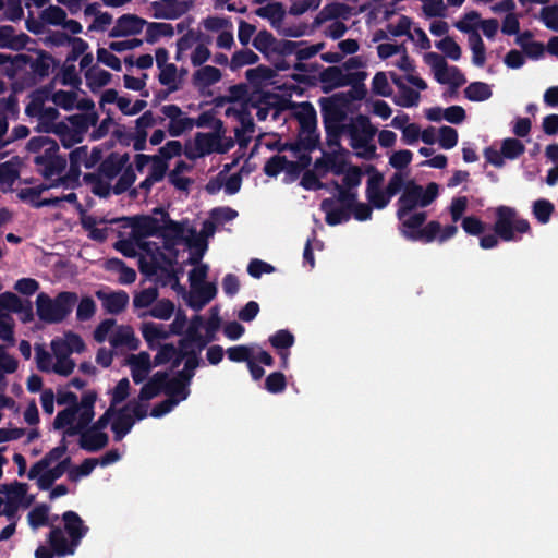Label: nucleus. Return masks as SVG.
Wrapping results in <instances>:
<instances>
[{
	"instance_id": "a878e982",
	"label": "nucleus",
	"mask_w": 558,
	"mask_h": 558,
	"mask_svg": "<svg viewBox=\"0 0 558 558\" xmlns=\"http://www.w3.org/2000/svg\"><path fill=\"white\" fill-rule=\"evenodd\" d=\"M109 442L105 432L94 430L93 427L85 428L78 439L80 448L88 452H97L104 449Z\"/></svg>"
},
{
	"instance_id": "5fc2aeb1",
	"label": "nucleus",
	"mask_w": 558,
	"mask_h": 558,
	"mask_svg": "<svg viewBox=\"0 0 558 558\" xmlns=\"http://www.w3.org/2000/svg\"><path fill=\"white\" fill-rule=\"evenodd\" d=\"M88 88L96 93L111 81V72H84Z\"/></svg>"
},
{
	"instance_id": "c756f323",
	"label": "nucleus",
	"mask_w": 558,
	"mask_h": 558,
	"mask_svg": "<svg viewBox=\"0 0 558 558\" xmlns=\"http://www.w3.org/2000/svg\"><path fill=\"white\" fill-rule=\"evenodd\" d=\"M132 379L135 384L144 381L151 369L150 355L147 352H141L132 355L130 359Z\"/></svg>"
},
{
	"instance_id": "9b49d317",
	"label": "nucleus",
	"mask_w": 558,
	"mask_h": 558,
	"mask_svg": "<svg viewBox=\"0 0 558 558\" xmlns=\"http://www.w3.org/2000/svg\"><path fill=\"white\" fill-rule=\"evenodd\" d=\"M290 76L299 83L308 85H315L318 81L325 94L338 87L348 86L351 82L348 72H292Z\"/></svg>"
},
{
	"instance_id": "4d7b16f0",
	"label": "nucleus",
	"mask_w": 558,
	"mask_h": 558,
	"mask_svg": "<svg viewBox=\"0 0 558 558\" xmlns=\"http://www.w3.org/2000/svg\"><path fill=\"white\" fill-rule=\"evenodd\" d=\"M158 289L150 287L135 293L133 298V306L135 308H146L150 306L158 298Z\"/></svg>"
},
{
	"instance_id": "0eeeda50",
	"label": "nucleus",
	"mask_w": 558,
	"mask_h": 558,
	"mask_svg": "<svg viewBox=\"0 0 558 558\" xmlns=\"http://www.w3.org/2000/svg\"><path fill=\"white\" fill-rule=\"evenodd\" d=\"M369 48L376 51L378 59L386 66H396L399 70H412L413 68L405 46L390 40L384 29H377L372 34Z\"/></svg>"
},
{
	"instance_id": "0e129e2a",
	"label": "nucleus",
	"mask_w": 558,
	"mask_h": 558,
	"mask_svg": "<svg viewBox=\"0 0 558 558\" xmlns=\"http://www.w3.org/2000/svg\"><path fill=\"white\" fill-rule=\"evenodd\" d=\"M258 56L250 49L236 51L230 61L232 69H239L246 65H253L257 62Z\"/></svg>"
},
{
	"instance_id": "ea45409f",
	"label": "nucleus",
	"mask_w": 558,
	"mask_h": 558,
	"mask_svg": "<svg viewBox=\"0 0 558 558\" xmlns=\"http://www.w3.org/2000/svg\"><path fill=\"white\" fill-rule=\"evenodd\" d=\"M554 211V204L545 198L536 199L532 205V214L535 217V219L542 225H546L547 222H549Z\"/></svg>"
},
{
	"instance_id": "864d4df0",
	"label": "nucleus",
	"mask_w": 558,
	"mask_h": 558,
	"mask_svg": "<svg viewBox=\"0 0 558 558\" xmlns=\"http://www.w3.org/2000/svg\"><path fill=\"white\" fill-rule=\"evenodd\" d=\"M26 38V35H21L16 37L14 35V29L11 26L0 27V47L2 48H17L24 45Z\"/></svg>"
},
{
	"instance_id": "5701e85b",
	"label": "nucleus",
	"mask_w": 558,
	"mask_h": 558,
	"mask_svg": "<svg viewBox=\"0 0 558 558\" xmlns=\"http://www.w3.org/2000/svg\"><path fill=\"white\" fill-rule=\"evenodd\" d=\"M284 41L277 40L270 33L263 31L255 36L253 46L266 57L271 58L275 54L283 56Z\"/></svg>"
},
{
	"instance_id": "bb28decb",
	"label": "nucleus",
	"mask_w": 558,
	"mask_h": 558,
	"mask_svg": "<svg viewBox=\"0 0 558 558\" xmlns=\"http://www.w3.org/2000/svg\"><path fill=\"white\" fill-rule=\"evenodd\" d=\"M96 295L102 300L105 310L112 315L120 314L129 304V294L123 290L111 293L98 291Z\"/></svg>"
},
{
	"instance_id": "6e6552de",
	"label": "nucleus",
	"mask_w": 558,
	"mask_h": 558,
	"mask_svg": "<svg viewBox=\"0 0 558 558\" xmlns=\"http://www.w3.org/2000/svg\"><path fill=\"white\" fill-rule=\"evenodd\" d=\"M333 184L338 192L337 197H327L320 203V210L325 213V221L329 226H337L349 221L351 208L359 202L356 191L344 189L337 181Z\"/></svg>"
},
{
	"instance_id": "c03bdc74",
	"label": "nucleus",
	"mask_w": 558,
	"mask_h": 558,
	"mask_svg": "<svg viewBox=\"0 0 558 558\" xmlns=\"http://www.w3.org/2000/svg\"><path fill=\"white\" fill-rule=\"evenodd\" d=\"M270 345L277 351L289 350L294 345L295 338L293 333L288 329L277 330L268 339Z\"/></svg>"
},
{
	"instance_id": "b1692460",
	"label": "nucleus",
	"mask_w": 558,
	"mask_h": 558,
	"mask_svg": "<svg viewBox=\"0 0 558 558\" xmlns=\"http://www.w3.org/2000/svg\"><path fill=\"white\" fill-rule=\"evenodd\" d=\"M129 154L119 155L118 153L109 154L99 165V174L108 180L114 179L128 165Z\"/></svg>"
},
{
	"instance_id": "473e14b6",
	"label": "nucleus",
	"mask_w": 558,
	"mask_h": 558,
	"mask_svg": "<svg viewBox=\"0 0 558 558\" xmlns=\"http://www.w3.org/2000/svg\"><path fill=\"white\" fill-rule=\"evenodd\" d=\"M296 118L300 124V133H313L316 131V111L310 102H303L301 105V111L298 112Z\"/></svg>"
},
{
	"instance_id": "4468645a",
	"label": "nucleus",
	"mask_w": 558,
	"mask_h": 558,
	"mask_svg": "<svg viewBox=\"0 0 558 558\" xmlns=\"http://www.w3.org/2000/svg\"><path fill=\"white\" fill-rule=\"evenodd\" d=\"M324 49V44L307 45L303 41L287 40L283 43V57L294 56L298 63L294 70H305L303 62L315 58Z\"/></svg>"
},
{
	"instance_id": "aec40b11",
	"label": "nucleus",
	"mask_w": 558,
	"mask_h": 558,
	"mask_svg": "<svg viewBox=\"0 0 558 558\" xmlns=\"http://www.w3.org/2000/svg\"><path fill=\"white\" fill-rule=\"evenodd\" d=\"M11 80V90L19 94L48 77L51 72H2Z\"/></svg>"
},
{
	"instance_id": "bf43d9fd",
	"label": "nucleus",
	"mask_w": 558,
	"mask_h": 558,
	"mask_svg": "<svg viewBox=\"0 0 558 558\" xmlns=\"http://www.w3.org/2000/svg\"><path fill=\"white\" fill-rule=\"evenodd\" d=\"M287 388V378L281 372L270 373L265 380V389L274 395L281 393Z\"/></svg>"
},
{
	"instance_id": "8fccbe9b",
	"label": "nucleus",
	"mask_w": 558,
	"mask_h": 558,
	"mask_svg": "<svg viewBox=\"0 0 558 558\" xmlns=\"http://www.w3.org/2000/svg\"><path fill=\"white\" fill-rule=\"evenodd\" d=\"M413 25H414V22L410 17H408L405 15H401L396 21L390 22L387 25L386 32H387V34H390L393 37H401V36L408 37Z\"/></svg>"
},
{
	"instance_id": "de8ad7c7",
	"label": "nucleus",
	"mask_w": 558,
	"mask_h": 558,
	"mask_svg": "<svg viewBox=\"0 0 558 558\" xmlns=\"http://www.w3.org/2000/svg\"><path fill=\"white\" fill-rule=\"evenodd\" d=\"M49 507L46 504H40L34 507L27 515L28 523L33 529L49 525Z\"/></svg>"
},
{
	"instance_id": "37998d69",
	"label": "nucleus",
	"mask_w": 558,
	"mask_h": 558,
	"mask_svg": "<svg viewBox=\"0 0 558 558\" xmlns=\"http://www.w3.org/2000/svg\"><path fill=\"white\" fill-rule=\"evenodd\" d=\"M81 166L69 161V169L64 171L59 178V182L61 186L65 189H77L81 185L80 177H81Z\"/></svg>"
},
{
	"instance_id": "338daca9",
	"label": "nucleus",
	"mask_w": 558,
	"mask_h": 558,
	"mask_svg": "<svg viewBox=\"0 0 558 558\" xmlns=\"http://www.w3.org/2000/svg\"><path fill=\"white\" fill-rule=\"evenodd\" d=\"M372 90L375 95L390 97L392 88L388 82L386 72H376L372 81Z\"/></svg>"
},
{
	"instance_id": "f704fd0d",
	"label": "nucleus",
	"mask_w": 558,
	"mask_h": 558,
	"mask_svg": "<svg viewBox=\"0 0 558 558\" xmlns=\"http://www.w3.org/2000/svg\"><path fill=\"white\" fill-rule=\"evenodd\" d=\"M146 41L156 43L161 37H172L174 28L171 24L163 22H147L145 26Z\"/></svg>"
},
{
	"instance_id": "3c124183",
	"label": "nucleus",
	"mask_w": 558,
	"mask_h": 558,
	"mask_svg": "<svg viewBox=\"0 0 558 558\" xmlns=\"http://www.w3.org/2000/svg\"><path fill=\"white\" fill-rule=\"evenodd\" d=\"M135 180H136V174L134 172V169H133L132 165H128L122 170V173H121L120 178L118 179V181L116 182V184L112 186L113 194L121 195V194L125 193L133 185Z\"/></svg>"
},
{
	"instance_id": "393cba45",
	"label": "nucleus",
	"mask_w": 558,
	"mask_h": 558,
	"mask_svg": "<svg viewBox=\"0 0 558 558\" xmlns=\"http://www.w3.org/2000/svg\"><path fill=\"white\" fill-rule=\"evenodd\" d=\"M187 295L186 304L194 311H201L217 295V286L215 283H205Z\"/></svg>"
},
{
	"instance_id": "e433bc0d",
	"label": "nucleus",
	"mask_w": 558,
	"mask_h": 558,
	"mask_svg": "<svg viewBox=\"0 0 558 558\" xmlns=\"http://www.w3.org/2000/svg\"><path fill=\"white\" fill-rule=\"evenodd\" d=\"M217 144L218 134H207L203 132H198L195 134V150H198V155L202 157L216 153Z\"/></svg>"
},
{
	"instance_id": "412c9836",
	"label": "nucleus",
	"mask_w": 558,
	"mask_h": 558,
	"mask_svg": "<svg viewBox=\"0 0 558 558\" xmlns=\"http://www.w3.org/2000/svg\"><path fill=\"white\" fill-rule=\"evenodd\" d=\"M134 424L135 418L129 413V407L114 410L113 420L111 422L113 439L121 441L131 432Z\"/></svg>"
},
{
	"instance_id": "20e7f679",
	"label": "nucleus",
	"mask_w": 558,
	"mask_h": 558,
	"mask_svg": "<svg viewBox=\"0 0 558 558\" xmlns=\"http://www.w3.org/2000/svg\"><path fill=\"white\" fill-rule=\"evenodd\" d=\"M64 529L70 537V542L65 538L63 531L59 526H52L48 535V543L56 551V555L64 557L73 555L75 548L80 545L82 538L87 534L86 526L81 517L72 510H68L62 514Z\"/></svg>"
},
{
	"instance_id": "f8f14e48",
	"label": "nucleus",
	"mask_w": 558,
	"mask_h": 558,
	"mask_svg": "<svg viewBox=\"0 0 558 558\" xmlns=\"http://www.w3.org/2000/svg\"><path fill=\"white\" fill-rule=\"evenodd\" d=\"M377 129L371 123V120L365 114H357L351 118L343 129V134L350 137V146L359 150L369 142H373Z\"/></svg>"
},
{
	"instance_id": "052dcab7",
	"label": "nucleus",
	"mask_w": 558,
	"mask_h": 558,
	"mask_svg": "<svg viewBox=\"0 0 558 558\" xmlns=\"http://www.w3.org/2000/svg\"><path fill=\"white\" fill-rule=\"evenodd\" d=\"M40 17L43 22H45L46 24L59 26L63 24L66 17V13L63 9H61L58 5H49L48 8L43 10V12L40 13Z\"/></svg>"
},
{
	"instance_id": "2eb2a0df",
	"label": "nucleus",
	"mask_w": 558,
	"mask_h": 558,
	"mask_svg": "<svg viewBox=\"0 0 558 558\" xmlns=\"http://www.w3.org/2000/svg\"><path fill=\"white\" fill-rule=\"evenodd\" d=\"M146 25V20L136 14L126 13L116 20L109 36L113 38L137 36L144 31Z\"/></svg>"
},
{
	"instance_id": "c9c22d12",
	"label": "nucleus",
	"mask_w": 558,
	"mask_h": 558,
	"mask_svg": "<svg viewBox=\"0 0 558 558\" xmlns=\"http://www.w3.org/2000/svg\"><path fill=\"white\" fill-rule=\"evenodd\" d=\"M468 47L471 51L472 64L476 68H483L486 63V47L481 35H473L468 38Z\"/></svg>"
},
{
	"instance_id": "72a5a7b5",
	"label": "nucleus",
	"mask_w": 558,
	"mask_h": 558,
	"mask_svg": "<svg viewBox=\"0 0 558 558\" xmlns=\"http://www.w3.org/2000/svg\"><path fill=\"white\" fill-rule=\"evenodd\" d=\"M110 344L113 348L122 345L128 347L130 350H136L140 344V340L134 336L131 327H120L109 339Z\"/></svg>"
},
{
	"instance_id": "49530a36",
	"label": "nucleus",
	"mask_w": 558,
	"mask_h": 558,
	"mask_svg": "<svg viewBox=\"0 0 558 558\" xmlns=\"http://www.w3.org/2000/svg\"><path fill=\"white\" fill-rule=\"evenodd\" d=\"M525 151L524 144L513 137H507L501 143V154L506 159L514 160L518 159Z\"/></svg>"
},
{
	"instance_id": "7ed1b4c3",
	"label": "nucleus",
	"mask_w": 558,
	"mask_h": 558,
	"mask_svg": "<svg viewBox=\"0 0 558 558\" xmlns=\"http://www.w3.org/2000/svg\"><path fill=\"white\" fill-rule=\"evenodd\" d=\"M26 148L29 153L36 154L34 163L45 180L59 178L65 171L68 159L60 155L56 140L44 135L34 136L28 141Z\"/></svg>"
},
{
	"instance_id": "774afa93",
	"label": "nucleus",
	"mask_w": 558,
	"mask_h": 558,
	"mask_svg": "<svg viewBox=\"0 0 558 558\" xmlns=\"http://www.w3.org/2000/svg\"><path fill=\"white\" fill-rule=\"evenodd\" d=\"M539 19L547 28H549L554 32H558V7L557 5L544 7L541 10Z\"/></svg>"
},
{
	"instance_id": "f257e3e1",
	"label": "nucleus",
	"mask_w": 558,
	"mask_h": 558,
	"mask_svg": "<svg viewBox=\"0 0 558 558\" xmlns=\"http://www.w3.org/2000/svg\"><path fill=\"white\" fill-rule=\"evenodd\" d=\"M439 195V185L429 182L426 187L414 180L407 181L405 189L398 199L397 218L401 222L402 236L412 242L432 243L440 231V222L432 220L425 226L426 211L410 215L417 207L429 206Z\"/></svg>"
},
{
	"instance_id": "6ab92c4d",
	"label": "nucleus",
	"mask_w": 558,
	"mask_h": 558,
	"mask_svg": "<svg viewBox=\"0 0 558 558\" xmlns=\"http://www.w3.org/2000/svg\"><path fill=\"white\" fill-rule=\"evenodd\" d=\"M203 324V317L201 315H195L186 329L185 337L179 340V347L190 348L192 344H196V351L201 352L207 343L213 340V336L204 337L199 332V328Z\"/></svg>"
},
{
	"instance_id": "4c0bfd02",
	"label": "nucleus",
	"mask_w": 558,
	"mask_h": 558,
	"mask_svg": "<svg viewBox=\"0 0 558 558\" xmlns=\"http://www.w3.org/2000/svg\"><path fill=\"white\" fill-rule=\"evenodd\" d=\"M435 47L442 53L444 58L452 61H459L462 57L460 45L450 36H445L435 43Z\"/></svg>"
},
{
	"instance_id": "1a4fd4ad",
	"label": "nucleus",
	"mask_w": 558,
	"mask_h": 558,
	"mask_svg": "<svg viewBox=\"0 0 558 558\" xmlns=\"http://www.w3.org/2000/svg\"><path fill=\"white\" fill-rule=\"evenodd\" d=\"M56 60L43 50H27L22 53L9 56L0 53V70H50L57 66Z\"/></svg>"
},
{
	"instance_id": "f3484780",
	"label": "nucleus",
	"mask_w": 558,
	"mask_h": 558,
	"mask_svg": "<svg viewBox=\"0 0 558 558\" xmlns=\"http://www.w3.org/2000/svg\"><path fill=\"white\" fill-rule=\"evenodd\" d=\"M209 57L210 51L203 44L196 45L191 50L189 39L182 38L178 41L177 60L181 61L183 64H186L187 60H190V65L195 68L201 66L209 59Z\"/></svg>"
},
{
	"instance_id": "f03ea898",
	"label": "nucleus",
	"mask_w": 558,
	"mask_h": 558,
	"mask_svg": "<svg viewBox=\"0 0 558 558\" xmlns=\"http://www.w3.org/2000/svg\"><path fill=\"white\" fill-rule=\"evenodd\" d=\"M494 233L484 234L480 239V246L483 250H490L498 245L499 239L504 242H517L521 234L531 232V225L527 219L521 218L515 208L500 205L495 208Z\"/></svg>"
},
{
	"instance_id": "2f4dec72",
	"label": "nucleus",
	"mask_w": 558,
	"mask_h": 558,
	"mask_svg": "<svg viewBox=\"0 0 558 558\" xmlns=\"http://www.w3.org/2000/svg\"><path fill=\"white\" fill-rule=\"evenodd\" d=\"M482 20L478 12L470 11L454 22V27L461 33L466 34L468 38H471L473 35H480L478 29Z\"/></svg>"
},
{
	"instance_id": "79ce46f5",
	"label": "nucleus",
	"mask_w": 558,
	"mask_h": 558,
	"mask_svg": "<svg viewBox=\"0 0 558 558\" xmlns=\"http://www.w3.org/2000/svg\"><path fill=\"white\" fill-rule=\"evenodd\" d=\"M465 98L471 101H485L493 95L489 85L483 82H473L464 89Z\"/></svg>"
},
{
	"instance_id": "13d9d810",
	"label": "nucleus",
	"mask_w": 558,
	"mask_h": 558,
	"mask_svg": "<svg viewBox=\"0 0 558 558\" xmlns=\"http://www.w3.org/2000/svg\"><path fill=\"white\" fill-rule=\"evenodd\" d=\"M109 263L113 265L112 269L119 271V282L121 284H131L136 280V271L128 267L123 260L112 258Z\"/></svg>"
},
{
	"instance_id": "6e6d98bb",
	"label": "nucleus",
	"mask_w": 558,
	"mask_h": 558,
	"mask_svg": "<svg viewBox=\"0 0 558 558\" xmlns=\"http://www.w3.org/2000/svg\"><path fill=\"white\" fill-rule=\"evenodd\" d=\"M174 312V303L169 299H162L155 303L148 315L158 319H169Z\"/></svg>"
},
{
	"instance_id": "69168bd1",
	"label": "nucleus",
	"mask_w": 558,
	"mask_h": 558,
	"mask_svg": "<svg viewBox=\"0 0 558 558\" xmlns=\"http://www.w3.org/2000/svg\"><path fill=\"white\" fill-rule=\"evenodd\" d=\"M51 99L56 106L64 110H72L75 108L76 92L60 89L52 94Z\"/></svg>"
},
{
	"instance_id": "a211bd4d",
	"label": "nucleus",
	"mask_w": 558,
	"mask_h": 558,
	"mask_svg": "<svg viewBox=\"0 0 558 558\" xmlns=\"http://www.w3.org/2000/svg\"><path fill=\"white\" fill-rule=\"evenodd\" d=\"M341 13V7L339 4L326 5L315 17L314 23L320 25L322 23L331 20L325 29V34L333 39L340 38L344 35L347 27L344 23L335 17Z\"/></svg>"
},
{
	"instance_id": "603ef678",
	"label": "nucleus",
	"mask_w": 558,
	"mask_h": 558,
	"mask_svg": "<svg viewBox=\"0 0 558 558\" xmlns=\"http://www.w3.org/2000/svg\"><path fill=\"white\" fill-rule=\"evenodd\" d=\"M186 73L187 72H159L158 80L160 84L168 86V90L161 98H166L170 93L178 90Z\"/></svg>"
},
{
	"instance_id": "4be33fe9",
	"label": "nucleus",
	"mask_w": 558,
	"mask_h": 558,
	"mask_svg": "<svg viewBox=\"0 0 558 558\" xmlns=\"http://www.w3.org/2000/svg\"><path fill=\"white\" fill-rule=\"evenodd\" d=\"M350 83L348 86L351 88L348 92L337 93L338 95H342V97L348 100V105L350 106L354 100H363L366 97L367 89L364 84L368 72H348Z\"/></svg>"
},
{
	"instance_id": "dca6fc26",
	"label": "nucleus",
	"mask_w": 558,
	"mask_h": 558,
	"mask_svg": "<svg viewBox=\"0 0 558 558\" xmlns=\"http://www.w3.org/2000/svg\"><path fill=\"white\" fill-rule=\"evenodd\" d=\"M128 220L132 229V235L136 240H142L149 236H158L161 232V225L159 219L149 215H136L133 217L124 218Z\"/></svg>"
},
{
	"instance_id": "680f3d73",
	"label": "nucleus",
	"mask_w": 558,
	"mask_h": 558,
	"mask_svg": "<svg viewBox=\"0 0 558 558\" xmlns=\"http://www.w3.org/2000/svg\"><path fill=\"white\" fill-rule=\"evenodd\" d=\"M193 129L192 118L186 116H180V118L169 121L168 133L172 137H179L183 133L189 132Z\"/></svg>"
},
{
	"instance_id": "c85d7f7f",
	"label": "nucleus",
	"mask_w": 558,
	"mask_h": 558,
	"mask_svg": "<svg viewBox=\"0 0 558 558\" xmlns=\"http://www.w3.org/2000/svg\"><path fill=\"white\" fill-rule=\"evenodd\" d=\"M71 458L66 457L58 462V464L46 471L38 477L37 486L40 490H48L53 483L59 480L71 466Z\"/></svg>"
},
{
	"instance_id": "7c9ffc66",
	"label": "nucleus",
	"mask_w": 558,
	"mask_h": 558,
	"mask_svg": "<svg viewBox=\"0 0 558 558\" xmlns=\"http://www.w3.org/2000/svg\"><path fill=\"white\" fill-rule=\"evenodd\" d=\"M141 331L150 350L157 349L159 340H165L170 337V332L165 330L162 325H158L153 322L143 323Z\"/></svg>"
},
{
	"instance_id": "39448f33",
	"label": "nucleus",
	"mask_w": 558,
	"mask_h": 558,
	"mask_svg": "<svg viewBox=\"0 0 558 558\" xmlns=\"http://www.w3.org/2000/svg\"><path fill=\"white\" fill-rule=\"evenodd\" d=\"M319 106L328 145L339 144L347 125L345 120L350 109L348 100L336 93L330 97L320 98Z\"/></svg>"
},
{
	"instance_id": "423d86ee",
	"label": "nucleus",
	"mask_w": 558,
	"mask_h": 558,
	"mask_svg": "<svg viewBox=\"0 0 558 558\" xmlns=\"http://www.w3.org/2000/svg\"><path fill=\"white\" fill-rule=\"evenodd\" d=\"M77 300V294L71 291H62L54 299L41 292L36 299L37 316L46 324L62 323L71 314Z\"/></svg>"
},
{
	"instance_id": "cd10ccee",
	"label": "nucleus",
	"mask_w": 558,
	"mask_h": 558,
	"mask_svg": "<svg viewBox=\"0 0 558 558\" xmlns=\"http://www.w3.org/2000/svg\"><path fill=\"white\" fill-rule=\"evenodd\" d=\"M515 44L522 49L524 57L542 59L545 56L547 46L533 39L530 32H524L515 37Z\"/></svg>"
},
{
	"instance_id": "58836bf2",
	"label": "nucleus",
	"mask_w": 558,
	"mask_h": 558,
	"mask_svg": "<svg viewBox=\"0 0 558 558\" xmlns=\"http://www.w3.org/2000/svg\"><path fill=\"white\" fill-rule=\"evenodd\" d=\"M198 351L191 350L189 353V357L184 362V367L181 371H178L175 377L182 379L183 381H187L191 384L193 377L195 376V369L201 366L202 360L198 355Z\"/></svg>"
},
{
	"instance_id": "e2e57ef3",
	"label": "nucleus",
	"mask_w": 558,
	"mask_h": 558,
	"mask_svg": "<svg viewBox=\"0 0 558 558\" xmlns=\"http://www.w3.org/2000/svg\"><path fill=\"white\" fill-rule=\"evenodd\" d=\"M289 13L294 16H300L308 11L318 9L322 0H289Z\"/></svg>"
},
{
	"instance_id": "9d476101",
	"label": "nucleus",
	"mask_w": 558,
	"mask_h": 558,
	"mask_svg": "<svg viewBox=\"0 0 558 558\" xmlns=\"http://www.w3.org/2000/svg\"><path fill=\"white\" fill-rule=\"evenodd\" d=\"M255 14L267 20L271 27L287 37H300L305 34L303 25H293L288 22L287 11L282 3L272 2L256 9Z\"/></svg>"
},
{
	"instance_id": "ddd939ff",
	"label": "nucleus",
	"mask_w": 558,
	"mask_h": 558,
	"mask_svg": "<svg viewBox=\"0 0 558 558\" xmlns=\"http://www.w3.org/2000/svg\"><path fill=\"white\" fill-rule=\"evenodd\" d=\"M366 173L369 174V178L366 182L365 196L374 208L384 209L392 198L387 190L381 187L385 180L384 174L373 165L367 166Z\"/></svg>"
},
{
	"instance_id": "a19ab883",
	"label": "nucleus",
	"mask_w": 558,
	"mask_h": 558,
	"mask_svg": "<svg viewBox=\"0 0 558 558\" xmlns=\"http://www.w3.org/2000/svg\"><path fill=\"white\" fill-rule=\"evenodd\" d=\"M190 383L183 381L182 379L178 377H173L169 379L166 395L168 398H175V400H179V402L187 399L190 396Z\"/></svg>"
},
{
	"instance_id": "a18cd8bd",
	"label": "nucleus",
	"mask_w": 558,
	"mask_h": 558,
	"mask_svg": "<svg viewBox=\"0 0 558 558\" xmlns=\"http://www.w3.org/2000/svg\"><path fill=\"white\" fill-rule=\"evenodd\" d=\"M434 78L441 85H448L452 89H458L466 83L463 72H433Z\"/></svg>"
},
{
	"instance_id": "09e8293b",
	"label": "nucleus",
	"mask_w": 558,
	"mask_h": 558,
	"mask_svg": "<svg viewBox=\"0 0 558 558\" xmlns=\"http://www.w3.org/2000/svg\"><path fill=\"white\" fill-rule=\"evenodd\" d=\"M222 78V72H194L193 83L202 94Z\"/></svg>"
}]
</instances>
